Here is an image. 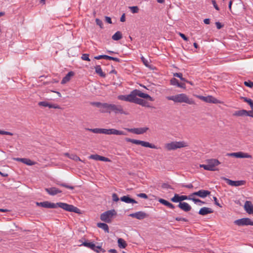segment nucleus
I'll return each instance as SVG.
<instances>
[{
	"label": "nucleus",
	"instance_id": "19",
	"mask_svg": "<svg viewBox=\"0 0 253 253\" xmlns=\"http://www.w3.org/2000/svg\"><path fill=\"white\" fill-rule=\"evenodd\" d=\"M126 135V133L122 130H117L114 128H110L108 130L107 135Z\"/></svg>",
	"mask_w": 253,
	"mask_h": 253
},
{
	"label": "nucleus",
	"instance_id": "16",
	"mask_svg": "<svg viewBox=\"0 0 253 253\" xmlns=\"http://www.w3.org/2000/svg\"><path fill=\"white\" fill-rule=\"evenodd\" d=\"M225 180L228 185L232 186H239L245 185L246 183V181L245 180L233 181L227 178H225Z\"/></svg>",
	"mask_w": 253,
	"mask_h": 253
},
{
	"label": "nucleus",
	"instance_id": "21",
	"mask_svg": "<svg viewBox=\"0 0 253 253\" xmlns=\"http://www.w3.org/2000/svg\"><path fill=\"white\" fill-rule=\"evenodd\" d=\"M244 208L248 213H253V206L251 202L246 201L245 203Z\"/></svg>",
	"mask_w": 253,
	"mask_h": 253
},
{
	"label": "nucleus",
	"instance_id": "59",
	"mask_svg": "<svg viewBox=\"0 0 253 253\" xmlns=\"http://www.w3.org/2000/svg\"><path fill=\"white\" fill-rule=\"evenodd\" d=\"M215 25L216 26V27L218 29H220L222 28V26L221 25V23L219 22H217L215 23Z\"/></svg>",
	"mask_w": 253,
	"mask_h": 253
},
{
	"label": "nucleus",
	"instance_id": "7",
	"mask_svg": "<svg viewBox=\"0 0 253 253\" xmlns=\"http://www.w3.org/2000/svg\"><path fill=\"white\" fill-rule=\"evenodd\" d=\"M125 140L127 142H131L132 143L137 144V145H140L143 147H148V148H152V149H157V147L155 145L150 143L148 142L137 140V139H131L129 138H126Z\"/></svg>",
	"mask_w": 253,
	"mask_h": 253
},
{
	"label": "nucleus",
	"instance_id": "13",
	"mask_svg": "<svg viewBox=\"0 0 253 253\" xmlns=\"http://www.w3.org/2000/svg\"><path fill=\"white\" fill-rule=\"evenodd\" d=\"M227 156L230 157H234L237 158H252V155L248 153H244L243 152H234L231 153H228Z\"/></svg>",
	"mask_w": 253,
	"mask_h": 253
},
{
	"label": "nucleus",
	"instance_id": "53",
	"mask_svg": "<svg viewBox=\"0 0 253 253\" xmlns=\"http://www.w3.org/2000/svg\"><path fill=\"white\" fill-rule=\"evenodd\" d=\"M211 2H212V4H213V5L214 7V8H215L217 10H219V7H218V6H217V4H216V3L215 1L214 0H212L211 1Z\"/></svg>",
	"mask_w": 253,
	"mask_h": 253
},
{
	"label": "nucleus",
	"instance_id": "6",
	"mask_svg": "<svg viewBox=\"0 0 253 253\" xmlns=\"http://www.w3.org/2000/svg\"><path fill=\"white\" fill-rule=\"evenodd\" d=\"M56 208L59 207L65 211H70V212H74L77 213H80V210L78 208L72 205H69L66 203L59 202L56 203Z\"/></svg>",
	"mask_w": 253,
	"mask_h": 253
},
{
	"label": "nucleus",
	"instance_id": "44",
	"mask_svg": "<svg viewBox=\"0 0 253 253\" xmlns=\"http://www.w3.org/2000/svg\"><path fill=\"white\" fill-rule=\"evenodd\" d=\"M190 195H189L188 196H185V195L180 196V202L185 200H192V199H190Z\"/></svg>",
	"mask_w": 253,
	"mask_h": 253
},
{
	"label": "nucleus",
	"instance_id": "48",
	"mask_svg": "<svg viewBox=\"0 0 253 253\" xmlns=\"http://www.w3.org/2000/svg\"><path fill=\"white\" fill-rule=\"evenodd\" d=\"M244 84L246 86L250 87H253V82L251 81L248 82H245Z\"/></svg>",
	"mask_w": 253,
	"mask_h": 253
},
{
	"label": "nucleus",
	"instance_id": "42",
	"mask_svg": "<svg viewBox=\"0 0 253 253\" xmlns=\"http://www.w3.org/2000/svg\"><path fill=\"white\" fill-rule=\"evenodd\" d=\"M241 99L245 102L249 104V105H250L253 102V101L251 99H250V98H248L247 97H241Z\"/></svg>",
	"mask_w": 253,
	"mask_h": 253
},
{
	"label": "nucleus",
	"instance_id": "46",
	"mask_svg": "<svg viewBox=\"0 0 253 253\" xmlns=\"http://www.w3.org/2000/svg\"><path fill=\"white\" fill-rule=\"evenodd\" d=\"M81 58L83 60H86L88 61H90V59L89 58V55L88 54H83Z\"/></svg>",
	"mask_w": 253,
	"mask_h": 253
},
{
	"label": "nucleus",
	"instance_id": "11",
	"mask_svg": "<svg viewBox=\"0 0 253 253\" xmlns=\"http://www.w3.org/2000/svg\"><path fill=\"white\" fill-rule=\"evenodd\" d=\"M197 97L200 99L201 100L207 102V103H212L214 104H217V103H220L221 102L215 98V97L212 96H200L197 95Z\"/></svg>",
	"mask_w": 253,
	"mask_h": 253
},
{
	"label": "nucleus",
	"instance_id": "58",
	"mask_svg": "<svg viewBox=\"0 0 253 253\" xmlns=\"http://www.w3.org/2000/svg\"><path fill=\"white\" fill-rule=\"evenodd\" d=\"M182 186L190 189L193 188V185L191 183L187 185H183Z\"/></svg>",
	"mask_w": 253,
	"mask_h": 253
},
{
	"label": "nucleus",
	"instance_id": "25",
	"mask_svg": "<svg viewBox=\"0 0 253 253\" xmlns=\"http://www.w3.org/2000/svg\"><path fill=\"white\" fill-rule=\"evenodd\" d=\"M208 164L210 165L213 171L215 170V167L218 166L220 163L216 159H211L208 161Z\"/></svg>",
	"mask_w": 253,
	"mask_h": 253
},
{
	"label": "nucleus",
	"instance_id": "1",
	"mask_svg": "<svg viewBox=\"0 0 253 253\" xmlns=\"http://www.w3.org/2000/svg\"><path fill=\"white\" fill-rule=\"evenodd\" d=\"M137 96L142 98L147 99L151 101H153L154 100V99L149 94L143 93L140 90L136 89L133 103L141 105L143 107L148 108L151 107L148 102L143 99L138 98Z\"/></svg>",
	"mask_w": 253,
	"mask_h": 253
},
{
	"label": "nucleus",
	"instance_id": "31",
	"mask_svg": "<svg viewBox=\"0 0 253 253\" xmlns=\"http://www.w3.org/2000/svg\"><path fill=\"white\" fill-rule=\"evenodd\" d=\"M118 246L120 248L124 249L127 246V244H126V241L122 238H119L118 240Z\"/></svg>",
	"mask_w": 253,
	"mask_h": 253
},
{
	"label": "nucleus",
	"instance_id": "40",
	"mask_svg": "<svg viewBox=\"0 0 253 253\" xmlns=\"http://www.w3.org/2000/svg\"><path fill=\"white\" fill-rule=\"evenodd\" d=\"M170 84L172 85L178 86L179 83L177 79L175 78H172L170 80Z\"/></svg>",
	"mask_w": 253,
	"mask_h": 253
},
{
	"label": "nucleus",
	"instance_id": "49",
	"mask_svg": "<svg viewBox=\"0 0 253 253\" xmlns=\"http://www.w3.org/2000/svg\"><path fill=\"white\" fill-rule=\"evenodd\" d=\"M112 199L115 202H118L119 200V198H118L117 194L113 193L112 194Z\"/></svg>",
	"mask_w": 253,
	"mask_h": 253
},
{
	"label": "nucleus",
	"instance_id": "3",
	"mask_svg": "<svg viewBox=\"0 0 253 253\" xmlns=\"http://www.w3.org/2000/svg\"><path fill=\"white\" fill-rule=\"evenodd\" d=\"M188 146V143L184 141H171L165 144L164 148L167 151H171L175 150L177 149L187 147Z\"/></svg>",
	"mask_w": 253,
	"mask_h": 253
},
{
	"label": "nucleus",
	"instance_id": "23",
	"mask_svg": "<svg viewBox=\"0 0 253 253\" xmlns=\"http://www.w3.org/2000/svg\"><path fill=\"white\" fill-rule=\"evenodd\" d=\"M178 206L184 211H189L191 210V207L186 202H180Z\"/></svg>",
	"mask_w": 253,
	"mask_h": 253
},
{
	"label": "nucleus",
	"instance_id": "39",
	"mask_svg": "<svg viewBox=\"0 0 253 253\" xmlns=\"http://www.w3.org/2000/svg\"><path fill=\"white\" fill-rule=\"evenodd\" d=\"M110 104H108L107 103H102V107L101 108H103L102 110H109Z\"/></svg>",
	"mask_w": 253,
	"mask_h": 253
},
{
	"label": "nucleus",
	"instance_id": "2",
	"mask_svg": "<svg viewBox=\"0 0 253 253\" xmlns=\"http://www.w3.org/2000/svg\"><path fill=\"white\" fill-rule=\"evenodd\" d=\"M169 100H172L175 103H185L190 105L195 104V101L185 93L178 94L175 95L168 96L167 97Z\"/></svg>",
	"mask_w": 253,
	"mask_h": 253
},
{
	"label": "nucleus",
	"instance_id": "18",
	"mask_svg": "<svg viewBox=\"0 0 253 253\" xmlns=\"http://www.w3.org/2000/svg\"><path fill=\"white\" fill-rule=\"evenodd\" d=\"M89 159L94 160L96 161H103V162H111V160L106 157L100 156L97 154L95 155H91L90 156H89Z\"/></svg>",
	"mask_w": 253,
	"mask_h": 253
},
{
	"label": "nucleus",
	"instance_id": "43",
	"mask_svg": "<svg viewBox=\"0 0 253 253\" xmlns=\"http://www.w3.org/2000/svg\"><path fill=\"white\" fill-rule=\"evenodd\" d=\"M141 59L142 61L143 62V64L148 67H150L149 62L147 60H146L144 57H141Z\"/></svg>",
	"mask_w": 253,
	"mask_h": 253
},
{
	"label": "nucleus",
	"instance_id": "64",
	"mask_svg": "<svg viewBox=\"0 0 253 253\" xmlns=\"http://www.w3.org/2000/svg\"><path fill=\"white\" fill-rule=\"evenodd\" d=\"M103 55H100L95 56L94 59H97V60H99V59H103Z\"/></svg>",
	"mask_w": 253,
	"mask_h": 253
},
{
	"label": "nucleus",
	"instance_id": "62",
	"mask_svg": "<svg viewBox=\"0 0 253 253\" xmlns=\"http://www.w3.org/2000/svg\"><path fill=\"white\" fill-rule=\"evenodd\" d=\"M175 219L177 220V221H186V219L184 218H182V217H176L175 218Z\"/></svg>",
	"mask_w": 253,
	"mask_h": 253
},
{
	"label": "nucleus",
	"instance_id": "60",
	"mask_svg": "<svg viewBox=\"0 0 253 253\" xmlns=\"http://www.w3.org/2000/svg\"><path fill=\"white\" fill-rule=\"evenodd\" d=\"M120 21L121 22H125L126 21V17H125V13H124L122 15V16H121V17L120 18Z\"/></svg>",
	"mask_w": 253,
	"mask_h": 253
},
{
	"label": "nucleus",
	"instance_id": "54",
	"mask_svg": "<svg viewBox=\"0 0 253 253\" xmlns=\"http://www.w3.org/2000/svg\"><path fill=\"white\" fill-rule=\"evenodd\" d=\"M247 112H248L247 116H249V117L253 118V110H252L250 111H247Z\"/></svg>",
	"mask_w": 253,
	"mask_h": 253
},
{
	"label": "nucleus",
	"instance_id": "63",
	"mask_svg": "<svg viewBox=\"0 0 253 253\" xmlns=\"http://www.w3.org/2000/svg\"><path fill=\"white\" fill-rule=\"evenodd\" d=\"M13 159L16 161L21 162L23 163L24 158H14Z\"/></svg>",
	"mask_w": 253,
	"mask_h": 253
},
{
	"label": "nucleus",
	"instance_id": "14",
	"mask_svg": "<svg viewBox=\"0 0 253 253\" xmlns=\"http://www.w3.org/2000/svg\"><path fill=\"white\" fill-rule=\"evenodd\" d=\"M128 131L136 134H141L146 132L149 128L147 127L134 128H126Z\"/></svg>",
	"mask_w": 253,
	"mask_h": 253
},
{
	"label": "nucleus",
	"instance_id": "24",
	"mask_svg": "<svg viewBox=\"0 0 253 253\" xmlns=\"http://www.w3.org/2000/svg\"><path fill=\"white\" fill-rule=\"evenodd\" d=\"M213 212V211L211 208L203 207L200 210L199 213L202 215H205L209 213H211Z\"/></svg>",
	"mask_w": 253,
	"mask_h": 253
},
{
	"label": "nucleus",
	"instance_id": "15",
	"mask_svg": "<svg viewBox=\"0 0 253 253\" xmlns=\"http://www.w3.org/2000/svg\"><path fill=\"white\" fill-rule=\"evenodd\" d=\"M38 105L40 106H42L44 107H48L49 108H54V109H59L60 107L59 105L56 104H52L48 101H40L38 103Z\"/></svg>",
	"mask_w": 253,
	"mask_h": 253
},
{
	"label": "nucleus",
	"instance_id": "26",
	"mask_svg": "<svg viewBox=\"0 0 253 253\" xmlns=\"http://www.w3.org/2000/svg\"><path fill=\"white\" fill-rule=\"evenodd\" d=\"M74 75V72H73L72 71L69 72L66 75V76L63 78L62 80L61 81V84H64L69 82L71 78L73 77Z\"/></svg>",
	"mask_w": 253,
	"mask_h": 253
},
{
	"label": "nucleus",
	"instance_id": "36",
	"mask_svg": "<svg viewBox=\"0 0 253 253\" xmlns=\"http://www.w3.org/2000/svg\"><path fill=\"white\" fill-rule=\"evenodd\" d=\"M129 8L130 9L132 13H136L138 12L139 8L137 6H130Z\"/></svg>",
	"mask_w": 253,
	"mask_h": 253
},
{
	"label": "nucleus",
	"instance_id": "47",
	"mask_svg": "<svg viewBox=\"0 0 253 253\" xmlns=\"http://www.w3.org/2000/svg\"><path fill=\"white\" fill-rule=\"evenodd\" d=\"M0 134L13 135V133L10 132L6 131L1 130H0Z\"/></svg>",
	"mask_w": 253,
	"mask_h": 253
},
{
	"label": "nucleus",
	"instance_id": "10",
	"mask_svg": "<svg viewBox=\"0 0 253 253\" xmlns=\"http://www.w3.org/2000/svg\"><path fill=\"white\" fill-rule=\"evenodd\" d=\"M83 245L91 249V250L97 253L105 252V250L102 249L101 246H96L94 243L92 242H84L83 243Z\"/></svg>",
	"mask_w": 253,
	"mask_h": 253
},
{
	"label": "nucleus",
	"instance_id": "5",
	"mask_svg": "<svg viewBox=\"0 0 253 253\" xmlns=\"http://www.w3.org/2000/svg\"><path fill=\"white\" fill-rule=\"evenodd\" d=\"M102 113H109L114 112L115 114H120L127 115L126 113L123 109V106L120 105H116L114 104H110L109 110H101Z\"/></svg>",
	"mask_w": 253,
	"mask_h": 253
},
{
	"label": "nucleus",
	"instance_id": "41",
	"mask_svg": "<svg viewBox=\"0 0 253 253\" xmlns=\"http://www.w3.org/2000/svg\"><path fill=\"white\" fill-rule=\"evenodd\" d=\"M173 76L174 77L179 78L180 79V80L182 81H186V80L182 77V74L181 73H174Z\"/></svg>",
	"mask_w": 253,
	"mask_h": 253
},
{
	"label": "nucleus",
	"instance_id": "35",
	"mask_svg": "<svg viewBox=\"0 0 253 253\" xmlns=\"http://www.w3.org/2000/svg\"><path fill=\"white\" fill-rule=\"evenodd\" d=\"M171 201L174 203L180 202V196L177 194H174V196L171 199Z\"/></svg>",
	"mask_w": 253,
	"mask_h": 253
},
{
	"label": "nucleus",
	"instance_id": "52",
	"mask_svg": "<svg viewBox=\"0 0 253 253\" xmlns=\"http://www.w3.org/2000/svg\"><path fill=\"white\" fill-rule=\"evenodd\" d=\"M178 35L185 41H188V38L182 33H179Z\"/></svg>",
	"mask_w": 253,
	"mask_h": 253
},
{
	"label": "nucleus",
	"instance_id": "22",
	"mask_svg": "<svg viewBox=\"0 0 253 253\" xmlns=\"http://www.w3.org/2000/svg\"><path fill=\"white\" fill-rule=\"evenodd\" d=\"M45 190L50 195H55L62 192L61 190L56 187H51L49 188H45Z\"/></svg>",
	"mask_w": 253,
	"mask_h": 253
},
{
	"label": "nucleus",
	"instance_id": "56",
	"mask_svg": "<svg viewBox=\"0 0 253 253\" xmlns=\"http://www.w3.org/2000/svg\"><path fill=\"white\" fill-rule=\"evenodd\" d=\"M105 21H106V22H107V23H108L109 24H111L112 23L111 19L109 17L106 16L105 17Z\"/></svg>",
	"mask_w": 253,
	"mask_h": 253
},
{
	"label": "nucleus",
	"instance_id": "55",
	"mask_svg": "<svg viewBox=\"0 0 253 253\" xmlns=\"http://www.w3.org/2000/svg\"><path fill=\"white\" fill-rule=\"evenodd\" d=\"M93 104L95 106H96V107H99V108H101V107H102V103H100V102H94L93 103Z\"/></svg>",
	"mask_w": 253,
	"mask_h": 253
},
{
	"label": "nucleus",
	"instance_id": "51",
	"mask_svg": "<svg viewBox=\"0 0 253 253\" xmlns=\"http://www.w3.org/2000/svg\"><path fill=\"white\" fill-rule=\"evenodd\" d=\"M95 21H96V24L99 25L101 28H102V25H103L102 21L98 19H96Z\"/></svg>",
	"mask_w": 253,
	"mask_h": 253
},
{
	"label": "nucleus",
	"instance_id": "12",
	"mask_svg": "<svg viewBox=\"0 0 253 253\" xmlns=\"http://www.w3.org/2000/svg\"><path fill=\"white\" fill-rule=\"evenodd\" d=\"M234 223L238 226L253 225V221L249 218H243L234 221Z\"/></svg>",
	"mask_w": 253,
	"mask_h": 253
},
{
	"label": "nucleus",
	"instance_id": "20",
	"mask_svg": "<svg viewBox=\"0 0 253 253\" xmlns=\"http://www.w3.org/2000/svg\"><path fill=\"white\" fill-rule=\"evenodd\" d=\"M248 112L247 110L244 109L237 110L234 111V112L233 114V116L235 117H247L248 115Z\"/></svg>",
	"mask_w": 253,
	"mask_h": 253
},
{
	"label": "nucleus",
	"instance_id": "4",
	"mask_svg": "<svg viewBox=\"0 0 253 253\" xmlns=\"http://www.w3.org/2000/svg\"><path fill=\"white\" fill-rule=\"evenodd\" d=\"M210 194L211 192L208 190H200L197 192H195L191 194L190 199H191L192 201H193L195 204L200 203L201 204H205V202L202 201L199 199L195 198V196H197L200 198H204L209 195Z\"/></svg>",
	"mask_w": 253,
	"mask_h": 253
},
{
	"label": "nucleus",
	"instance_id": "28",
	"mask_svg": "<svg viewBox=\"0 0 253 253\" xmlns=\"http://www.w3.org/2000/svg\"><path fill=\"white\" fill-rule=\"evenodd\" d=\"M159 202L161 204L167 206L168 208L170 209H173L174 208V206L173 204H172L171 203H169V202L167 201L165 199H160L159 200Z\"/></svg>",
	"mask_w": 253,
	"mask_h": 253
},
{
	"label": "nucleus",
	"instance_id": "9",
	"mask_svg": "<svg viewBox=\"0 0 253 253\" xmlns=\"http://www.w3.org/2000/svg\"><path fill=\"white\" fill-rule=\"evenodd\" d=\"M135 93V89L133 90L128 95H120L117 98L119 100L133 103V98Z\"/></svg>",
	"mask_w": 253,
	"mask_h": 253
},
{
	"label": "nucleus",
	"instance_id": "32",
	"mask_svg": "<svg viewBox=\"0 0 253 253\" xmlns=\"http://www.w3.org/2000/svg\"><path fill=\"white\" fill-rule=\"evenodd\" d=\"M97 226L103 229L106 232H109V227L107 224L104 223H97Z\"/></svg>",
	"mask_w": 253,
	"mask_h": 253
},
{
	"label": "nucleus",
	"instance_id": "50",
	"mask_svg": "<svg viewBox=\"0 0 253 253\" xmlns=\"http://www.w3.org/2000/svg\"><path fill=\"white\" fill-rule=\"evenodd\" d=\"M137 196L140 197V198H144V199H147L148 198L147 195L146 194H145V193H140V194H138L137 195Z\"/></svg>",
	"mask_w": 253,
	"mask_h": 253
},
{
	"label": "nucleus",
	"instance_id": "8",
	"mask_svg": "<svg viewBox=\"0 0 253 253\" xmlns=\"http://www.w3.org/2000/svg\"><path fill=\"white\" fill-rule=\"evenodd\" d=\"M116 214V212L115 210H109L102 213L100 215V219L103 221L110 223L113 216Z\"/></svg>",
	"mask_w": 253,
	"mask_h": 253
},
{
	"label": "nucleus",
	"instance_id": "30",
	"mask_svg": "<svg viewBox=\"0 0 253 253\" xmlns=\"http://www.w3.org/2000/svg\"><path fill=\"white\" fill-rule=\"evenodd\" d=\"M56 204L53 203H51L48 201L44 202V205H43V208H51V209H55L56 208Z\"/></svg>",
	"mask_w": 253,
	"mask_h": 253
},
{
	"label": "nucleus",
	"instance_id": "38",
	"mask_svg": "<svg viewBox=\"0 0 253 253\" xmlns=\"http://www.w3.org/2000/svg\"><path fill=\"white\" fill-rule=\"evenodd\" d=\"M200 167L204 168L205 170L213 171L208 164L207 165H200Z\"/></svg>",
	"mask_w": 253,
	"mask_h": 253
},
{
	"label": "nucleus",
	"instance_id": "61",
	"mask_svg": "<svg viewBox=\"0 0 253 253\" xmlns=\"http://www.w3.org/2000/svg\"><path fill=\"white\" fill-rule=\"evenodd\" d=\"M213 200L215 202V204L217 206H219V207H221V206L220 205V204L218 203V201H217V198L215 197H213Z\"/></svg>",
	"mask_w": 253,
	"mask_h": 253
},
{
	"label": "nucleus",
	"instance_id": "45",
	"mask_svg": "<svg viewBox=\"0 0 253 253\" xmlns=\"http://www.w3.org/2000/svg\"><path fill=\"white\" fill-rule=\"evenodd\" d=\"M58 184L61 186L64 187H66L68 189H71V190H73L74 188L73 186H69L65 183H60V184Z\"/></svg>",
	"mask_w": 253,
	"mask_h": 253
},
{
	"label": "nucleus",
	"instance_id": "33",
	"mask_svg": "<svg viewBox=\"0 0 253 253\" xmlns=\"http://www.w3.org/2000/svg\"><path fill=\"white\" fill-rule=\"evenodd\" d=\"M122 34L121 32L118 31L115 33L112 36V39L114 41H118L122 39Z\"/></svg>",
	"mask_w": 253,
	"mask_h": 253
},
{
	"label": "nucleus",
	"instance_id": "57",
	"mask_svg": "<svg viewBox=\"0 0 253 253\" xmlns=\"http://www.w3.org/2000/svg\"><path fill=\"white\" fill-rule=\"evenodd\" d=\"M108 129L106 128H101V133L107 134Z\"/></svg>",
	"mask_w": 253,
	"mask_h": 253
},
{
	"label": "nucleus",
	"instance_id": "27",
	"mask_svg": "<svg viewBox=\"0 0 253 253\" xmlns=\"http://www.w3.org/2000/svg\"><path fill=\"white\" fill-rule=\"evenodd\" d=\"M121 200L126 203H137L134 199L130 198L128 196H124L121 198Z\"/></svg>",
	"mask_w": 253,
	"mask_h": 253
},
{
	"label": "nucleus",
	"instance_id": "29",
	"mask_svg": "<svg viewBox=\"0 0 253 253\" xmlns=\"http://www.w3.org/2000/svg\"><path fill=\"white\" fill-rule=\"evenodd\" d=\"M95 72L101 77H105L106 74L102 71L100 65H96L95 67Z\"/></svg>",
	"mask_w": 253,
	"mask_h": 253
},
{
	"label": "nucleus",
	"instance_id": "34",
	"mask_svg": "<svg viewBox=\"0 0 253 253\" xmlns=\"http://www.w3.org/2000/svg\"><path fill=\"white\" fill-rule=\"evenodd\" d=\"M23 163L28 166H33L36 164V162L31 161L29 159L24 158Z\"/></svg>",
	"mask_w": 253,
	"mask_h": 253
},
{
	"label": "nucleus",
	"instance_id": "37",
	"mask_svg": "<svg viewBox=\"0 0 253 253\" xmlns=\"http://www.w3.org/2000/svg\"><path fill=\"white\" fill-rule=\"evenodd\" d=\"M87 130L95 133H101V128H87Z\"/></svg>",
	"mask_w": 253,
	"mask_h": 253
},
{
	"label": "nucleus",
	"instance_id": "17",
	"mask_svg": "<svg viewBox=\"0 0 253 253\" xmlns=\"http://www.w3.org/2000/svg\"><path fill=\"white\" fill-rule=\"evenodd\" d=\"M129 216L141 220L147 217L148 215L143 211H138L133 213L130 214Z\"/></svg>",
	"mask_w": 253,
	"mask_h": 253
}]
</instances>
